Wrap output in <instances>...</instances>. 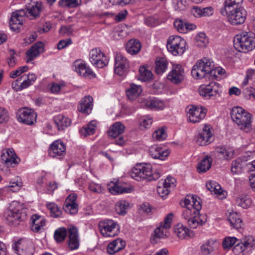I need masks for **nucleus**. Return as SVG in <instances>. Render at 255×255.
Instances as JSON below:
<instances>
[{
  "label": "nucleus",
  "instance_id": "nucleus-57",
  "mask_svg": "<svg viewBox=\"0 0 255 255\" xmlns=\"http://www.w3.org/2000/svg\"><path fill=\"white\" fill-rule=\"evenodd\" d=\"M238 241L235 237H226L222 243L223 247L224 249H230Z\"/></svg>",
  "mask_w": 255,
  "mask_h": 255
},
{
  "label": "nucleus",
  "instance_id": "nucleus-50",
  "mask_svg": "<svg viewBox=\"0 0 255 255\" xmlns=\"http://www.w3.org/2000/svg\"><path fill=\"white\" fill-rule=\"evenodd\" d=\"M128 203L125 200L118 201L115 206L116 212L121 215H124L126 214V210L128 207Z\"/></svg>",
  "mask_w": 255,
  "mask_h": 255
},
{
  "label": "nucleus",
  "instance_id": "nucleus-54",
  "mask_svg": "<svg viewBox=\"0 0 255 255\" xmlns=\"http://www.w3.org/2000/svg\"><path fill=\"white\" fill-rule=\"evenodd\" d=\"M6 154H7V157L9 160L10 166H13L18 163L19 159L16 157L15 153L12 148H9L5 150Z\"/></svg>",
  "mask_w": 255,
  "mask_h": 255
},
{
  "label": "nucleus",
  "instance_id": "nucleus-29",
  "mask_svg": "<svg viewBox=\"0 0 255 255\" xmlns=\"http://www.w3.org/2000/svg\"><path fill=\"white\" fill-rule=\"evenodd\" d=\"M149 153L153 158L163 160L169 155L170 152L159 147L157 145H153L150 147Z\"/></svg>",
  "mask_w": 255,
  "mask_h": 255
},
{
  "label": "nucleus",
  "instance_id": "nucleus-20",
  "mask_svg": "<svg viewBox=\"0 0 255 255\" xmlns=\"http://www.w3.org/2000/svg\"><path fill=\"white\" fill-rule=\"evenodd\" d=\"M183 203L187 206L193 211L194 215H199V211L202 208L200 198L196 195H187Z\"/></svg>",
  "mask_w": 255,
  "mask_h": 255
},
{
  "label": "nucleus",
  "instance_id": "nucleus-24",
  "mask_svg": "<svg viewBox=\"0 0 255 255\" xmlns=\"http://www.w3.org/2000/svg\"><path fill=\"white\" fill-rule=\"evenodd\" d=\"M44 45L42 42L34 43L29 49L26 52L27 57L26 62L28 63L37 57L44 51Z\"/></svg>",
  "mask_w": 255,
  "mask_h": 255
},
{
  "label": "nucleus",
  "instance_id": "nucleus-25",
  "mask_svg": "<svg viewBox=\"0 0 255 255\" xmlns=\"http://www.w3.org/2000/svg\"><path fill=\"white\" fill-rule=\"evenodd\" d=\"M93 98L88 95L85 96L80 101L78 106V110L81 113L89 115L91 113L93 109Z\"/></svg>",
  "mask_w": 255,
  "mask_h": 255
},
{
  "label": "nucleus",
  "instance_id": "nucleus-38",
  "mask_svg": "<svg viewBox=\"0 0 255 255\" xmlns=\"http://www.w3.org/2000/svg\"><path fill=\"white\" fill-rule=\"evenodd\" d=\"M218 245L216 240H208L201 247L202 253L205 255H209L217 248Z\"/></svg>",
  "mask_w": 255,
  "mask_h": 255
},
{
  "label": "nucleus",
  "instance_id": "nucleus-37",
  "mask_svg": "<svg viewBox=\"0 0 255 255\" xmlns=\"http://www.w3.org/2000/svg\"><path fill=\"white\" fill-rule=\"evenodd\" d=\"M142 89L140 86L131 84L130 87L126 90V94L130 100L136 98L141 93Z\"/></svg>",
  "mask_w": 255,
  "mask_h": 255
},
{
  "label": "nucleus",
  "instance_id": "nucleus-64",
  "mask_svg": "<svg viewBox=\"0 0 255 255\" xmlns=\"http://www.w3.org/2000/svg\"><path fill=\"white\" fill-rule=\"evenodd\" d=\"M157 192L162 198L166 197L169 192L168 188L164 185L162 186H158L157 188Z\"/></svg>",
  "mask_w": 255,
  "mask_h": 255
},
{
  "label": "nucleus",
  "instance_id": "nucleus-22",
  "mask_svg": "<svg viewBox=\"0 0 255 255\" xmlns=\"http://www.w3.org/2000/svg\"><path fill=\"white\" fill-rule=\"evenodd\" d=\"M25 13V16L30 19H35L39 16L42 10V3L36 1L26 5L25 8L22 9Z\"/></svg>",
  "mask_w": 255,
  "mask_h": 255
},
{
  "label": "nucleus",
  "instance_id": "nucleus-26",
  "mask_svg": "<svg viewBox=\"0 0 255 255\" xmlns=\"http://www.w3.org/2000/svg\"><path fill=\"white\" fill-rule=\"evenodd\" d=\"M68 247L71 250H76L79 246L78 230L74 226L68 228Z\"/></svg>",
  "mask_w": 255,
  "mask_h": 255
},
{
  "label": "nucleus",
  "instance_id": "nucleus-52",
  "mask_svg": "<svg viewBox=\"0 0 255 255\" xmlns=\"http://www.w3.org/2000/svg\"><path fill=\"white\" fill-rule=\"evenodd\" d=\"M47 208L50 211L52 217L57 218L61 214V210L58 206L54 203H49L47 204Z\"/></svg>",
  "mask_w": 255,
  "mask_h": 255
},
{
  "label": "nucleus",
  "instance_id": "nucleus-46",
  "mask_svg": "<svg viewBox=\"0 0 255 255\" xmlns=\"http://www.w3.org/2000/svg\"><path fill=\"white\" fill-rule=\"evenodd\" d=\"M195 42L198 47H206L208 43V39L205 33L200 32L195 37Z\"/></svg>",
  "mask_w": 255,
  "mask_h": 255
},
{
  "label": "nucleus",
  "instance_id": "nucleus-45",
  "mask_svg": "<svg viewBox=\"0 0 255 255\" xmlns=\"http://www.w3.org/2000/svg\"><path fill=\"white\" fill-rule=\"evenodd\" d=\"M236 203L242 208L247 209L251 205L252 200L247 195H241L236 199Z\"/></svg>",
  "mask_w": 255,
  "mask_h": 255
},
{
  "label": "nucleus",
  "instance_id": "nucleus-13",
  "mask_svg": "<svg viewBox=\"0 0 255 255\" xmlns=\"http://www.w3.org/2000/svg\"><path fill=\"white\" fill-rule=\"evenodd\" d=\"M89 59L93 65L100 68L106 66L109 62V59L99 48H94L90 51Z\"/></svg>",
  "mask_w": 255,
  "mask_h": 255
},
{
  "label": "nucleus",
  "instance_id": "nucleus-31",
  "mask_svg": "<svg viewBox=\"0 0 255 255\" xmlns=\"http://www.w3.org/2000/svg\"><path fill=\"white\" fill-rule=\"evenodd\" d=\"M126 246V243L121 239H117L109 244L107 247V251L110 255H114L116 253L123 250Z\"/></svg>",
  "mask_w": 255,
  "mask_h": 255
},
{
  "label": "nucleus",
  "instance_id": "nucleus-8",
  "mask_svg": "<svg viewBox=\"0 0 255 255\" xmlns=\"http://www.w3.org/2000/svg\"><path fill=\"white\" fill-rule=\"evenodd\" d=\"M199 94L206 99H216L220 96V84L212 81L209 84L202 85L199 88Z\"/></svg>",
  "mask_w": 255,
  "mask_h": 255
},
{
  "label": "nucleus",
  "instance_id": "nucleus-4",
  "mask_svg": "<svg viewBox=\"0 0 255 255\" xmlns=\"http://www.w3.org/2000/svg\"><path fill=\"white\" fill-rule=\"evenodd\" d=\"M25 209H22L16 202H13L9 208L5 210L3 217L9 225L17 226L26 218Z\"/></svg>",
  "mask_w": 255,
  "mask_h": 255
},
{
  "label": "nucleus",
  "instance_id": "nucleus-16",
  "mask_svg": "<svg viewBox=\"0 0 255 255\" xmlns=\"http://www.w3.org/2000/svg\"><path fill=\"white\" fill-rule=\"evenodd\" d=\"M114 70L116 74L123 76L129 67V63L127 59L120 53H117L115 58Z\"/></svg>",
  "mask_w": 255,
  "mask_h": 255
},
{
  "label": "nucleus",
  "instance_id": "nucleus-55",
  "mask_svg": "<svg viewBox=\"0 0 255 255\" xmlns=\"http://www.w3.org/2000/svg\"><path fill=\"white\" fill-rule=\"evenodd\" d=\"M243 1V0H225V6L221 9L229 10L236 7Z\"/></svg>",
  "mask_w": 255,
  "mask_h": 255
},
{
  "label": "nucleus",
  "instance_id": "nucleus-14",
  "mask_svg": "<svg viewBox=\"0 0 255 255\" xmlns=\"http://www.w3.org/2000/svg\"><path fill=\"white\" fill-rule=\"evenodd\" d=\"M12 249L18 255H32L33 246L31 243L24 239H20L12 245Z\"/></svg>",
  "mask_w": 255,
  "mask_h": 255
},
{
  "label": "nucleus",
  "instance_id": "nucleus-47",
  "mask_svg": "<svg viewBox=\"0 0 255 255\" xmlns=\"http://www.w3.org/2000/svg\"><path fill=\"white\" fill-rule=\"evenodd\" d=\"M81 2V0H60L59 4L62 7L71 8L78 6Z\"/></svg>",
  "mask_w": 255,
  "mask_h": 255
},
{
  "label": "nucleus",
  "instance_id": "nucleus-1",
  "mask_svg": "<svg viewBox=\"0 0 255 255\" xmlns=\"http://www.w3.org/2000/svg\"><path fill=\"white\" fill-rule=\"evenodd\" d=\"M130 175L137 181H152L158 179L160 176V173L159 171L153 172L151 164L140 163L136 164L132 169Z\"/></svg>",
  "mask_w": 255,
  "mask_h": 255
},
{
  "label": "nucleus",
  "instance_id": "nucleus-61",
  "mask_svg": "<svg viewBox=\"0 0 255 255\" xmlns=\"http://www.w3.org/2000/svg\"><path fill=\"white\" fill-rule=\"evenodd\" d=\"M181 205L185 208L182 212V217L183 219L187 221L191 217L194 215L193 211L187 206H184V203H181Z\"/></svg>",
  "mask_w": 255,
  "mask_h": 255
},
{
  "label": "nucleus",
  "instance_id": "nucleus-56",
  "mask_svg": "<svg viewBox=\"0 0 255 255\" xmlns=\"http://www.w3.org/2000/svg\"><path fill=\"white\" fill-rule=\"evenodd\" d=\"M64 211L71 215H75L78 212V204L77 203H65Z\"/></svg>",
  "mask_w": 255,
  "mask_h": 255
},
{
  "label": "nucleus",
  "instance_id": "nucleus-32",
  "mask_svg": "<svg viewBox=\"0 0 255 255\" xmlns=\"http://www.w3.org/2000/svg\"><path fill=\"white\" fill-rule=\"evenodd\" d=\"M174 231L177 236L182 240L194 236L193 231H190L188 228L180 224H178L175 226Z\"/></svg>",
  "mask_w": 255,
  "mask_h": 255
},
{
  "label": "nucleus",
  "instance_id": "nucleus-12",
  "mask_svg": "<svg viewBox=\"0 0 255 255\" xmlns=\"http://www.w3.org/2000/svg\"><path fill=\"white\" fill-rule=\"evenodd\" d=\"M188 120L190 122L196 123L204 119L206 115L207 110L203 107L194 105L189 106L186 108Z\"/></svg>",
  "mask_w": 255,
  "mask_h": 255
},
{
  "label": "nucleus",
  "instance_id": "nucleus-40",
  "mask_svg": "<svg viewBox=\"0 0 255 255\" xmlns=\"http://www.w3.org/2000/svg\"><path fill=\"white\" fill-rule=\"evenodd\" d=\"M168 66V62L165 57H157L155 61V72L158 74L164 73Z\"/></svg>",
  "mask_w": 255,
  "mask_h": 255
},
{
  "label": "nucleus",
  "instance_id": "nucleus-49",
  "mask_svg": "<svg viewBox=\"0 0 255 255\" xmlns=\"http://www.w3.org/2000/svg\"><path fill=\"white\" fill-rule=\"evenodd\" d=\"M198 215H194L187 220L188 224L191 228L195 229L198 225H202L205 223Z\"/></svg>",
  "mask_w": 255,
  "mask_h": 255
},
{
  "label": "nucleus",
  "instance_id": "nucleus-5",
  "mask_svg": "<svg viewBox=\"0 0 255 255\" xmlns=\"http://www.w3.org/2000/svg\"><path fill=\"white\" fill-rule=\"evenodd\" d=\"M214 66L211 59L206 57L199 60L192 69L191 74L196 79H208L211 80L210 73L211 68Z\"/></svg>",
  "mask_w": 255,
  "mask_h": 255
},
{
  "label": "nucleus",
  "instance_id": "nucleus-34",
  "mask_svg": "<svg viewBox=\"0 0 255 255\" xmlns=\"http://www.w3.org/2000/svg\"><path fill=\"white\" fill-rule=\"evenodd\" d=\"M125 126L121 122H115L110 128L108 131V135L111 138H115L122 134L125 130Z\"/></svg>",
  "mask_w": 255,
  "mask_h": 255
},
{
  "label": "nucleus",
  "instance_id": "nucleus-21",
  "mask_svg": "<svg viewBox=\"0 0 255 255\" xmlns=\"http://www.w3.org/2000/svg\"><path fill=\"white\" fill-rule=\"evenodd\" d=\"M24 10L20 9L13 12L9 20V26L14 31L18 30L20 26L23 24V18L25 17Z\"/></svg>",
  "mask_w": 255,
  "mask_h": 255
},
{
  "label": "nucleus",
  "instance_id": "nucleus-41",
  "mask_svg": "<svg viewBox=\"0 0 255 255\" xmlns=\"http://www.w3.org/2000/svg\"><path fill=\"white\" fill-rule=\"evenodd\" d=\"M215 152L220 158L228 159L233 156V152L230 149H227L223 146H218L215 149Z\"/></svg>",
  "mask_w": 255,
  "mask_h": 255
},
{
  "label": "nucleus",
  "instance_id": "nucleus-28",
  "mask_svg": "<svg viewBox=\"0 0 255 255\" xmlns=\"http://www.w3.org/2000/svg\"><path fill=\"white\" fill-rule=\"evenodd\" d=\"M174 26L175 29L179 32L185 33L189 30L195 29L196 26L186 21V20H183L180 18H176L174 21Z\"/></svg>",
  "mask_w": 255,
  "mask_h": 255
},
{
  "label": "nucleus",
  "instance_id": "nucleus-6",
  "mask_svg": "<svg viewBox=\"0 0 255 255\" xmlns=\"http://www.w3.org/2000/svg\"><path fill=\"white\" fill-rule=\"evenodd\" d=\"M220 13L223 15H227L229 21L232 25H240L244 23L246 20L247 13L244 7H239L226 10L220 9Z\"/></svg>",
  "mask_w": 255,
  "mask_h": 255
},
{
  "label": "nucleus",
  "instance_id": "nucleus-35",
  "mask_svg": "<svg viewBox=\"0 0 255 255\" xmlns=\"http://www.w3.org/2000/svg\"><path fill=\"white\" fill-rule=\"evenodd\" d=\"M54 123L59 130H63L71 124V120L63 115L59 114L54 118Z\"/></svg>",
  "mask_w": 255,
  "mask_h": 255
},
{
  "label": "nucleus",
  "instance_id": "nucleus-60",
  "mask_svg": "<svg viewBox=\"0 0 255 255\" xmlns=\"http://www.w3.org/2000/svg\"><path fill=\"white\" fill-rule=\"evenodd\" d=\"M9 116L8 111L2 107H0V124L5 123L9 120Z\"/></svg>",
  "mask_w": 255,
  "mask_h": 255
},
{
  "label": "nucleus",
  "instance_id": "nucleus-18",
  "mask_svg": "<svg viewBox=\"0 0 255 255\" xmlns=\"http://www.w3.org/2000/svg\"><path fill=\"white\" fill-rule=\"evenodd\" d=\"M65 154L66 146L60 140L53 142L48 149V154L53 158L61 157Z\"/></svg>",
  "mask_w": 255,
  "mask_h": 255
},
{
  "label": "nucleus",
  "instance_id": "nucleus-19",
  "mask_svg": "<svg viewBox=\"0 0 255 255\" xmlns=\"http://www.w3.org/2000/svg\"><path fill=\"white\" fill-rule=\"evenodd\" d=\"M185 76V72L182 66L180 64H174L172 71L168 74L167 78L174 84L181 82Z\"/></svg>",
  "mask_w": 255,
  "mask_h": 255
},
{
  "label": "nucleus",
  "instance_id": "nucleus-53",
  "mask_svg": "<svg viewBox=\"0 0 255 255\" xmlns=\"http://www.w3.org/2000/svg\"><path fill=\"white\" fill-rule=\"evenodd\" d=\"M67 236V231L65 228H60L54 233V237L57 242H61L64 240Z\"/></svg>",
  "mask_w": 255,
  "mask_h": 255
},
{
  "label": "nucleus",
  "instance_id": "nucleus-63",
  "mask_svg": "<svg viewBox=\"0 0 255 255\" xmlns=\"http://www.w3.org/2000/svg\"><path fill=\"white\" fill-rule=\"evenodd\" d=\"M174 7L178 10H182L185 9L187 4L186 0H173Z\"/></svg>",
  "mask_w": 255,
  "mask_h": 255
},
{
  "label": "nucleus",
  "instance_id": "nucleus-23",
  "mask_svg": "<svg viewBox=\"0 0 255 255\" xmlns=\"http://www.w3.org/2000/svg\"><path fill=\"white\" fill-rule=\"evenodd\" d=\"M212 134L209 126H205L202 130L196 137V142L203 146L211 143L212 140Z\"/></svg>",
  "mask_w": 255,
  "mask_h": 255
},
{
  "label": "nucleus",
  "instance_id": "nucleus-17",
  "mask_svg": "<svg viewBox=\"0 0 255 255\" xmlns=\"http://www.w3.org/2000/svg\"><path fill=\"white\" fill-rule=\"evenodd\" d=\"M73 69L79 75L90 78L95 77L96 75L93 71L81 60L75 61L73 64Z\"/></svg>",
  "mask_w": 255,
  "mask_h": 255
},
{
  "label": "nucleus",
  "instance_id": "nucleus-59",
  "mask_svg": "<svg viewBox=\"0 0 255 255\" xmlns=\"http://www.w3.org/2000/svg\"><path fill=\"white\" fill-rule=\"evenodd\" d=\"M152 137L154 139L157 140L161 141L166 138V134L164 129L163 128H161L155 130L153 132Z\"/></svg>",
  "mask_w": 255,
  "mask_h": 255
},
{
  "label": "nucleus",
  "instance_id": "nucleus-7",
  "mask_svg": "<svg viewBox=\"0 0 255 255\" xmlns=\"http://www.w3.org/2000/svg\"><path fill=\"white\" fill-rule=\"evenodd\" d=\"M186 42L181 36H170L167 41L166 47L169 52L174 56L182 54L186 49Z\"/></svg>",
  "mask_w": 255,
  "mask_h": 255
},
{
  "label": "nucleus",
  "instance_id": "nucleus-43",
  "mask_svg": "<svg viewBox=\"0 0 255 255\" xmlns=\"http://www.w3.org/2000/svg\"><path fill=\"white\" fill-rule=\"evenodd\" d=\"M206 187L212 193L218 195H224L223 191L221 186L215 181H210L208 182L206 184Z\"/></svg>",
  "mask_w": 255,
  "mask_h": 255
},
{
  "label": "nucleus",
  "instance_id": "nucleus-27",
  "mask_svg": "<svg viewBox=\"0 0 255 255\" xmlns=\"http://www.w3.org/2000/svg\"><path fill=\"white\" fill-rule=\"evenodd\" d=\"M31 229L33 232L40 233L44 230L43 227L45 225L46 221L43 217L34 214L31 217Z\"/></svg>",
  "mask_w": 255,
  "mask_h": 255
},
{
  "label": "nucleus",
  "instance_id": "nucleus-33",
  "mask_svg": "<svg viewBox=\"0 0 255 255\" xmlns=\"http://www.w3.org/2000/svg\"><path fill=\"white\" fill-rule=\"evenodd\" d=\"M145 105L147 108L154 110H162L165 107V104L163 100L155 97L146 100Z\"/></svg>",
  "mask_w": 255,
  "mask_h": 255
},
{
  "label": "nucleus",
  "instance_id": "nucleus-51",
  "mask_svg": "<svg viewBox=\"0 0 255 255\" xmlns=\"http://www.w3.org/2000/svg\"><path fill=\"white\" fill-rule=\"evenodd\" d=\"M140 79L143 81H147L152 79L153 75L151 72L144 66H140L139 69Z\"/></svg>",
  "mask_w": 255,
  "mask_h": 255
},
{
  "label": "nucleus",
  "instance_id": "nucleus-36",
  "mask_svg": "<svg viewBox=\"0 0 255 255\" xmlns=\"http://www.w3.org/2000/svg\"><path fill=\"white\" fill-rule=\"evenodd\" d=\"M141 48V43L137 39H130L126 45V50L131 55H135L138 53L140 50Z\"/></svg>",
  "mask_w": 255,
  "mask_h": 255
},
{
  "label": "nucleus",
  "instance_id": "nucleus-58",
  "mask_svg": "<svg viewBox=\"0 0 255 255\" xmlns=\"http://www.w3.org/2000/svg\"><path fill=\"white\" fill-rule=\"evenodd\" d=\"M225 74V70L220 67L214 69V66L211 68L210 73L211 80H217L219 75H224Z\"/></svg>",
  "mask_w": 255,
  "mask_h": 255
},
{
  "label": "nucleus",
  "instance_id": "nucleus-62",
  "mask_svg": "<svg viewBox=\"0 0 255 255\" xmlns=\"http://www.w3.org/2000/svg\"><path fill=\"white\" fill-rule=\"evenodd\" d=\"M152 123V120L149 117H145L141 118L140 119V125L141 127L145 128H147L150 127Z\"/></svg>",
  "mask_w": 255,
  "mask_h": 255
},
{
  "label": "nucleus",
  "instance_id": "nucleus-2",
  "mask_svg": "<svg viewBox=\"0 0 255 255\" xmlns=\"http://www.w3.org/2000/svg\"><path fill=\"white\" fill-rule=\"evenodd\" d=\"M231 117L241 129L246 132L252 130V115L245 110L241 107H235L231 111Z\"/></svg>",
  "mask_w": 255,
  "mask_h": 255
},
{
  "label": "nucleus",
  "instance_id": "nucleus-9",
  "mask_svg": "<svg viewBox=\"0 0 255 255\" xmlns=\"http://www.w3.org/2000/svg\"><path fill=\"white\" fill-rule=\"evenodd\" d=\"M99 228L104 237H114L118 235L120 231L118 224L112 220H105L100 222Z\"/></svg>",
  "mask_w": 255,
  "mask_h": 255
},
{
  "label": "nucleus",
  "instance_id": "nucleus-3",
  "mask_svg": "<svg viewBox=\"0 0 255 255\" xmlns=\"http://www.w3.org/2000/svg\"><path fill=\"white\" fill-rule=\"evenodd\" d=\"M234 46L239 52L246 53L253 50L255 48V34L251 31L242 32L235 36Z\"/></svg>",
  "mask_w": 255,
  "mask_h": 255
},
{
  "label": "nucleus",
  "instance_id": "nucleus-10",
  "mask_svg": "<svg viewBox=\"0 0 255 255\" xmlns=\"http://www.w3.org/2000/svg\"><path fill=\"white\" fill-rule=\"evenodd\" d=\"M172 216V213H170L168 214L164 219L163 224H161L159 227L155 229L154 232V234L150 239V241L152 244H156L157 243V239L167 236V232L166 230L171 227Z\"/></svg>",
  "mask_w": 255,
  "mask_h": 255
},
{
  "label": "nucleus",
  "instance_id": "nucleus-39",
  "mask_svg": "<svg viewBox=\"0 0 255 255\" xmlns=\"http://www.w3.org/2000/svg\"><path fill=\"white\" fill-rule=\"evenodd\" d=\"M212 165V159L210 156H206L200 162L197 167V171L199 173H203L210 169Z\"/></svg>",
  "mask_w": 255,
  "mask_h": 255
},
{
  "label": "nucleus",
  "instance_id": "nucleus-44",
  "mask_svg": "<svg viewBox=\"0 0 255 255\" xmlns=\"http://www.w3.org/2000/svg\"><path fill=\"white\" fill-rule=\"evenodd\" d=\"M96 122L91 121L86 127H83L80 130V133L84 136L93 134L95 131Z\"/></svg>",
  "mask_w": 255,
  "mask_h": 255
},
{
  "label": "nucleus",
  "instance_id": "nucleus-42",
  "mask_svg": "<svg viewBox=\"0 0 255 255\" xmlns=\"http://www.w3.org/2000/svg\"><path fill=\"white\" fill-rule=\"evenodd\" d=\"M228 220L231 226L236 229H239L242 227V221L240 216L236 212L230 213L228 216Z\"/></svg>",
  "mask_w": 255,
  "mask_h": 255
},
{
  "label": "nucleus",
  "instance_id": "nucleus-30",
  "mask_svg": "<svg viewBox=\"0 0 255 255\" xmlns=\"http://www.w3.org/2000/svg\"><path fill=\"white\" fill-rule=\"evenodd\" d=\"M109 191L114 195L128 193L130 192V189L127 188L122 185L119 182H111L107 185Z\"/></svg>",
  "mask_w": 255,
  "mask_h": 255
},
{
  "label": "nucleus",
  "instance_id": "nucleus-48",
  "mask_svg": "<svg viewBox=\"0 0 255 255\" xmlns=\"http://www.w3.org/2000/svg\"><path fill=\"white\" fill-rule=\"evenodd\" d=\"M245 163L238 158L233 160L232 163L231 171L234 174H239L242 172V168Z\"/></svg>",
  "mask_w": 255,
  "mask_h": 255
},
{
  "label": "nucleus",
  "instance_id": "nucleus-11",
  "mask_svg": "<svg viewBox=\"0 0 255 255\" xmlns=\"http://www.w3.org/2000/svg\"><path fill=\"white\" fill-rule=\"evenodd\" d=\"M255 247V238L252 236H248L235 246L233 252L236 255H240L252 251Z\"/></svg>",
  "mask_w": 255,
  "mask_h": 255
},
{
  "label": "nucleus",
  "instance_id": "nucleus-15",
  "mask_svg": "<svg viewBox=\"0 0 255 255\" xmlns=\"http://www.w3.org/2000/svg\"><path fill=\"white\" fill-rule=\"evenodd\" d=\"M17 115L19 121L24 124L32 125L36 122L37 115L31 109L24 108L19 109L17 113Z\"/></svg>",
  "mask_w": 255,
  "mask_h": 255
}]
</instances>
